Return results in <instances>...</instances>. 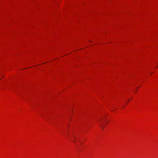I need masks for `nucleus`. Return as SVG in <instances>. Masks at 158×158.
I'll list each match as a JSON object with an SVG mask.
<instances>
[{"label": "nucleus", "instance_id": "obj_1", "mask_svg": "<svg viewBox=\"0 0 158 158\" xmlns=\"http://www.w3.org/2000/svg\"><path fill=\"white\" fill-rule=\"evenodd\" d=\"M103 123H102V124H100V125L101 126V127L103 129L104 128V127L103 126Z\"/></svg>", "mask_w": 158, "mask_h": 158}]
</instances>
